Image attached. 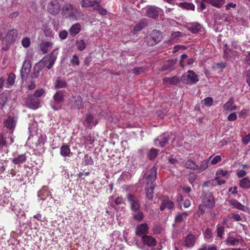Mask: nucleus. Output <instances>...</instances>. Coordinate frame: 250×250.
I'll return each mask as SVG.
<instances>
[{
	"label": "nucleus",
	"instance_id": "nucleus-1",
	"mask_svg": "<svg viewBox=\"0 0 250 250\" xmlns=\"http://www.w3.org/2000/svg\"><path fill=\"white\" fill-rule=\"evenodd\" d=\"M157 177V168L153 167H152L149 173L146 174V184L148 185V183H150V186L146 188V195L147 198L149 200H152L153 197V191L155 188V185L153 184V183L155 181Z\"/></svg>",
	"mask_w": 250,
	"mask_h": 250
},
{
	"label": "nucleus",
	"instance_id": "nucleus-2",
	"mask_svg": "<svg viewBox=\"0 0 250 250\" xmlns=\"http://www.w3.org/2000/svg\"><path fill=\"white\" fill-rule=\"evenodd\" d=\"M78 11L71 4L67 3L63 6L62 9V14L65 18H69L73 20L77 19V15Z\"/></svg>",
	"mask_w": 250,
	"mask_h": 250
},
{
	"label": "nucleus",
	"instance_id": "nucleus-3",
	"mask_svg": "<svg viewBox=\"0 0 250 250\" xmlns=\"http://www.w3.org/2000/svg\"><path fill=\"white\" fill-rule=\"evenodd\" d=\"M162 39L161 32L158 30H153L147 37V43L150 46H154L158 43Z\"/></svg>",
	"mask_w": 250,
	"mask_h": 250
},
{
	"label": "nucleus",
	"instance_id": "nucleus-4",
	"mask_svg": "<svg viewBox=\"0 0 250 250\" xmlns=\"http://www.w3.org/2000/svg\"><path fill=\"white\" fill-rule=\"evenodd\" d=\"M182 81L186 84H192L199 81L197 74L192 70H188L181 77Z\"/></svg>",
	"mask_w": 250,
	"mask_h": 250
},
{
	"label": "nucleus",
	"instance_id": "nucleus-5",
	"mask_svg": "<svg viewBox=\"0 0 250 250\" xmlns=\"http://www.w3.org/2000/svg\"><path fill=\"white\" fill-rule=\"evenodd\" d=\"M69 104L71 108L78 110L83 108V99L79 95L73 96L69 99Z\"/></svg>",
	"mask_w": 250,
	"mask_h": 250
},
{
	"label": "nucleus",
	"instance_id": "nucleus-6",
	"mask_svg": "<svg viewBox=\"0 0 250 250\" xmlns=\"http://www.w3.org/2000/svg\"><path fill=\"white\" fill-rule=\"evenodd\" d=\"M214 198L210 192L205 194L203 199V204L209 208H213L215 206Z\"/></svg>",
	"mask_w": 250,
	"mask_h": 250
},
{
	"label": "nucleus",
	"instance_id": "nucleus-7",
	"mask_svg": "<svg viewBox=\"0 0 250 250\" xmlns=\"http://www.w3.org/2000/svg\"><path fill=\"white\" fill-rule=\"evenodd\" d=\"M60 10L59 2L57 0H52L48 4L47 11L52 15H57Z\"/></svg>",
	"mask_w": 250,
	"mask_h": 250
},
{
	"label": "nucleus",
	"instance_id": "nucleus-8",
	"mask_svg": "<svg viewBox=\"0 0 250 250\" xmlns=\"http://www.w3.org/2000/svg\"><path fill=\"white\" fill-rule=\"evenodd\" d=\"M39 99L35 96L29 95L26 99V105L30 108H37L39 107Z\"/></svg>",
	"mask_w": 250,
	"mask_h": 250
},
{
	"label": "nucleus",
	"instance_id": "nucleus-9",
	"mask_svg": "<svg viewBox=\"0 0 250 250\" xmlns=\"http://www.w3.org/2000/svg\"><path fill=\"white\" fill-rule=\"evenodd\" d=\"M18 37V32L16 29L10 30L6 34V36L3 39L7 44H10L15 42Z\"/></svg>",
	"mask_w": 250,
	"mask_h": 250
},
{
	"label": "nucleus",
	"instance_id": "nucleus-10",
	"mask_svg": "<svg viewBox=\"0 0 250 250\" xmlns=\"http://www.w3.org/2000/svg\"><path fill=\"white\" fill-rule=\"evenodd\" d=\"M31 65L29 62H24L21 70V77L22 80H26L30 72Z\"/></svg>",
	"mask_w": 250,
	"mask_h": 250
},
{
	"label": "nucleus",
	"instance_id": "nucleus-11",
	"mask_svg": "<svg viewBox=\"0 0 250 250\" xmlns=\"http://www.w3.org/2000/svg\"><path fill=\"white\" fill-rule=\"evenodd\" d=\"M17 123V118L11 115H9L7 118L4 121L5 126L10 129L12 130L15 128Z\"/></svg>",
	"mask_w": 250,
	"mask_h": 250
},
{
	"label": "nucleus",
	"instance_id": "nucleus-12",
	"mask_svg": "<svg viewBox=\"0 0 250 250\" xmlns=\"http://www.w3.org/2000/svg\"><path fill=\"white\" fill-rule=\"evenodd\" d=\"M127 199L130 202L131 208L133 211L140 209V205L138 199L133 195L129 194Z\"/></svg>",
	"mask_w": 250,
	"mask_h": 250
},
{
	"label": "nucleus",
	"instance_id": "nucleus-13",
	"mask_svg": "<svg viewBox=\"0 0 250 250\" xmlns=\"http://www.w3.org/2000/svg\"><path fill=\"white\" fill-rule=\"evenodd\" d=\"M148 227L146 223L142 224L137 226L135 233L137 235H146L148 233Z\"/></svg>",
	"mask_w": 250,
	"mask_h": 250
},
{
	"label": "nucleus",
	"instance_id": "nucleus-14",
	"mask_svg": "<svg viewBox=\"0 0 250 250\" xmlns=\"http://www.w3.org/2000/svg\"><path fill=\"white\" fill-rule=\"evenodd\" d=\"M142 240L145 245L148 247L155 246L157 244L155 239L151 236L144 235L142 237Z\"/></svg>",
	"mask_w": 250,
	"mask_h": 250
},
{
	"label": "nucleus",
	"instance_id": "nucleus-15",
	"mask_svg": "<svg viewBox=\"0 0 250 250\" xmlns=\"http://www.w3.org/2000/svg\"><path fill=\"white\" fill-rule=\"evenodd\" d=\"M169 140V137L168 135L163 134V135L160 136L155 140V144L157 145V143H158L159 146L163 147L167 144Z\"/></svg>",
	"mask_w": 250,
	"mask_h": 250
},
{
	"label": "nucleus",
	"instance_id": "nucleus-16",
	"mask_svg": "<svg viewBox=\"0 0 250 250\" xmlns=\"http://www.w3.org/2000/svg\"><path fill=\"white\" fill-rule=\"evenodd\" d=\"M66 95V92L63 90L57 91L53 97L55 103L58 104L63 102L64 98Z\"/></svg>",
	"mask_w": 250,
	"mask_h": 250
},
{
	"label": "nucleus",
	"instance_id": "nucleus-17",
	"mask_svg": "<svg viewBox=\"0 0 250 250\" xmlns=\"http://www.w3.org/2000/svg\"><path fill=\"white\" fill-rule=\"evenodd\" d=\"M174 206V204L172 201L168 198H165L162 200L160 209L161 211H163L166 208L171 209L173 208Z\"/></svg>",
	"mask_w": 250,
	"mask_h": 250
},
{
	"label": "nucleus",
	"instance_id": "nucleus-18",
	"mask_svg": "<svg viewBox=\"0 0 250 250\" xmlns=\"http://www.w3.org/2000/svg\"><path fill=\"white\" fill-rule=\"evenodd\" d=\"M196 237L192 234L188 235L185 239V246L188 248H191L194 245Z\"/></svg>",
	"mask_w": 250,
	"mask_h": 250
},
{
	"label": "nucleus",
	"instance_id": "nucleus-19",
	"mask_svg": "<svg viewBox=\"0 0 250 250\" xmlns=\"http://www.w3.org/2000/svg\"><path fill=\"white\" fill-rule=\"evenodd\" d=\"M93 119V117L91 114H87L83 123L84 126L91 128L92 126L96 125L98 121V120L94 121Z\"/></svg>",
	"mask_w": 250,
	"mask_h": 250
},
{
	"label": "nucleus",
	"instance_id": "nucleus-20",
	"mask_svg": "<svg viewBox=\"0 0 250 250\" xmlns=\"http://www.w3.org/2000/svg\"><path fill=\"white\" fill-rule=\"evenodd\" d=\"M101 1V0H82L80 3L82 7L86 8L93 7L99 4Z\"/></svg>",
	"mask_w": 250,
	"mask_h": 250
},
{
	"label": "nucleus",
	"instance_id": "nucleus-21",
	"mask_svg": "<svg viewBox=\"0 0 250 250\" xmlns=\"http://www.w3.org/2000/svg\"><path fill=\"white\" fill-rule=\"evenodd\" d=\"M146 15L149 18L156 19L158 17V11L156 7L150 6L147 9Z\"/></svg>",
	"mask_w": 250,
	"mask_h": 250
},
{
	"label": "nucleus",
	"instance_id": "nucleus-22",
	"mask_svg": "<svg viewBox=\"0 0 250 250\" xmlns=\"http://www.w3.org/2000/svg\"><path fill=\"white\" fill-rule=\"evenodd\" d=\"M81 29V25L79 23L73 24L69 29V32L72 37H75L79 33Z\"/></svg>",
	"mask_w": 250,
	"mask_h": 250
},
{
	"label": "nucleus",
	"instance_id": "nucleus-23",
	"mask_svg": "<svg viewBox=\"0 0 250 250\" xmlns=\"http://www.w3.org/2000/svg\"><path fill=\"white\" fill-rule=\"evenodd\" d=\"M147 25V21L146 19L140 20L133 28L134 32H138L142 30Z\"/></svg>",
	"mask_w": 250,
	"mask_h": 250
},
{
	"label": "nucleus",
	"instance_id": "nucleus-24",
	"mask_svg": "<svg viewBox=\"0 0 250 250\" xmlns=\"http://www.w3.org/2000/svg\"><path fill=\"white\" fill-rule=\"evenodd\" d=\"M176 62V59H172L166 61L162 66L161 70L164 71L170 69L171 67L174 66Z\"/></svg>",
	"mask_w": 250,
	"mask_h": 250
},
{
	"label": "nucleus",
	"instance_id": "nucleus-25",
	"mask_svg": "<svg viewBox=\"0 0 250 250\" xmlns=\"http://www.w3.org/2000/svg\"><path fill=\"white\" fill-rule=\"evenodd\" d=\"M52 46V43L50 42H42L41 43L40 47L41 50L43 54L46 53L50 48H51Z\"/></svg>",
	"mask_w": 250,
	"mask_h": 250
},
{
	"label": "nucleus",
	"instance_id": "nucleus-26",
	"mask_svg": "<svg viewBox=\"0 0 250 250\" xmlns=\"http://www.w3.org/2000/svg\"><path fill=\"white\" fill-rule=\"evenodd\" d=\"M179 82V80L177 76H174L171 78H165L163 79L164 84H170L175 85Z\"/></svg>",
	"mask_w": 250,
	"mask_h": 250
},
{
	"label": "nucleus",
	"instance_id": "nucleus-27",
	"mask_svg": "<svg viewBox=\"0 0 250 250\" xmlns=\"http://www.w3.org/2000/svg\"><path fill=\"white\" fill-rule=\"evenodd\" d=\"M133 211V218L134 220L141 222L144 219V215L140 209Z\"/></svg>",
	"mask_w": 250,
	"mask_h": 250
},
{
	"label": "nucleus",
	"instance_id": "nucleus-28",
	"mask_svg": "<svg viewBox=\"0 0 250 250\" xmlns=\"http://www.w3.org/2000/svg\"><path fill=\"white\" fill-rule=\"evenodd\" d=\"M16 75L13 73H10L8 74L7 79L6 80V84L7 87L13 85L15 82Z\"/></svg>",
	"mask_w": 250,
	"mask_h": 250
},
{
	"label": "nucleus",
	"instance_id": "nucleus-29",
	"mask_svg": "<svg viewBox=\"0 0 250 250\" xmlns=\"http://www.w3.org/2000/svg\"><path fill=\"white\" fill-rule=\"evenodd\" d=\"M60 153L63 157L68 156L70 153V149L67 145H63L61 147Z\"/></svg>",
	"mask_w": 250,
	"mask_h": 250
},
{
	"label": "nucleus",
	"instance_id": "nucleus-30",
	"mask_svg": "<svg viewBox=\"0 0 250 250\" xmlns=\"http://www.w3.org/2000/svg\"><path fill=\"white\" fill-rule=\"evenodd\" d=\"M177 4L179 7L186 10H194L195 9L194 5L191 3L181 2Z\"/></svg>",
	"mask_w": 250,
	"mask_h": 250
},
{
	"label": "nucleus",
	"instance_id": "nucleus-31",
	"mask_svg": "<svg viewBox=\"0 0 250 250\" xmlns=\"http://www.w3.org/2000/svg\"><path fill=\"white\" fill-rule=\"evenodd\" d=\"M185 167L187 168H190L193 170L198 169V166L196 165L195 163L191 160L189 159L185 163Z\"/></svg>",
	"mask_w": 250,
	"mask_h": 250
},
{
	"label": "nucleus",
	"instance_id": "nucleus-32",
	"mask_svg": "<svg viewBox=\"0 0 250 250\" xmlns=\"http://www.w3.org/2000/svg\"><path fill=\"white\" fill-rule=\"evenodd\" d=\"M212 157H210L208 159L204 160L201 165L198 166V170L199 172H202L205 170L208 166L209 162Z\"/></svg>",
	"mask_w": 250,
	"mask_h": 250
},
{
	"label": "nucleus",
	"instance_id": "nucleus-33",
	"mask_svg": "<svg viewBox=\"0 0 250 250\" xmlns=\"http://www.w3.org/2000/svg\"><path fill=\"white\" fill-rule=\"evenodd\" d=\"M67 85L65 81L62 79L61 78H58L55 83V87L57 88H61L65 87Z\"/></svg>",
	"mask_w": 250,
	"mask_h": 250
},
{
	"label": "nucleus",
	"instance_id": "nucleus-34",
	"mask_svg": "<svg viewBox=\"0 0 250 250\" xmlns=\"http://www.w3.org/2000/svg\"><path fill=\"white\" fill-rule=\"evenodd\" d=\"M188 29L192 33L195 34L200 31L201 29V25L199 23H194L190 26H188Z\"/></svg>",
	"mask_w": 250,
	"mask_h": 250
},
{
	"label": "nucleus",
	"instance_id": "nucleus-35",
	"mask_svg": "<svg viewBox=\"0 0 250 250\" xmlns=\"http://www.w3.org/2000/svg\"><path fill=\"white\" fill-rule=\"evenodd\" d=\"M188 216V214L185 212L182 213H178L175 217V221L177 223H181L184 219H186Z\"/></svg>",
	"mask_w": 250,
	"mask_h": 250
},
{
	"label": "nucleus",
	"instance_id": "nucleus-36",
	"mask_svg": "<svg viewBox=\"0 0 250 250\" xmlns=\"http://www.w3.org/2000/svg\"><path fill=\"white\" fill-rule=\"evenodd\" d=\"M58 56L57 49H54L51 53L46 56V58H48L52 63H54Z\"/></svg>",
	"mask_w": 250,
	"mask_h": 250
},
{
	"label": "nucleus",
	"instance_id": "nucleus-37",
	"mask_svg": "<svg viewBox=\"0 0 250 250\" xmlns=\"http://www.w3.org/2000/svg\"><path fill=\"white\" fill-rule=\"evenodd\" d=\"M240 186L243 188H250V180L247 178H243L239 183Z\"/></svg>",
	"mask_w": 250,
	"mask_h": 250
},
{
	"label": "nucleus",
	"instance_id": "nucleus-38",
	"mask_svg": "<svg viewBox=\"0 0 250 250\" xmlns=\"http://www.w3.org/2000/svg\"><path fill=\"white\" fill-rule=\"evenodd\" d=\"M231 204L235 208L244 211L246 208V207L236 200H232L230 201Z\"/></svg>",
	"mask_w": 250,
	"mask_h": 250
},
{
	"label": "nucleus",
	"instance_id": "nucleus-39",
	"mask_svg": "<svg viewBox=\"0 0 250 250\" xmlns=\"http://www.w3.org/2000/svg\"><path fill=\"white\" fill-rule=\"evenodd\" d=\"M76 45L79 51H83L86 48V44L83 40H77Z\"/></svg>",
	"mask_w": 250,
	"mask_h": 250
},
{
	"label": "nucleus",
	"instance_id": "nucleus-40",
	"mask_svg": "<svg viewBox=\"0 0 250 250\" xmlns=\"http://www.w3.org/2000/svg\"><path fill=\"white\" fill-rule=\"evenodd\" d=\"M26 160V156L23 155H20L18 157L12 159V162L15 164L22 163Z\"/></svg>",
	"mask_w": 250,
	"mask_h": 250
},
{
	"label": "nucleus",
	"instance_id": "nucleus-41",
	"mask_svg": "<svg viewBox=\"0 0 250 250\" xmlns=\"http://www.w3.org/2000/svg\"><path fill=\"white\" fill-rule=\"evenodd\" d=\"M159 150L156 148H152L148 153V157L150 160L154 159L157 156Z\"/></svg>",
	"mask_w": 250,
	"mask_h": 250
},
{
	"label": "nucleus",
	"instance_id": "nucleus-42",
	"mask_svg": "<svg viewBox=\"0 0 250 250\" xmlns=\"http://www.w3.org/2000/svg\"><path fill=\"white\" fill-rule=\"evenodd\" d=\"M7 100V96L6 93H2L0 94V109H2L4 106Z\"/></svg>",
	"mask_w": 250,
	"mask_h": 250
},
{
	"label": "nucleus",
	"instance_id": "nucleus-43",
	"mask_svg": "<svg viewBox=\"0 0 250 250\" xmlns=\"http://www.w3.org/2000/svg\"><path fill=\"white\" fill-rule=\"evenodd\" d=\"M213 102V100L211 97H207L202 100L201 103L206 106H210Z\"/></svg>",
	"mask_w": 250,
	"mask_h": 250
},
{
	"label": "nucleus",
	"instance_id": "nucleus-44",
	"mask_svg": "<svg viewBox=\"0 0 250 250\" xmlns=\"http://www.w3.org/2000/svg\"><path fill=\"white\" fill-rule=\"evenodd\" d=\"M42 62H43L44 65L46 66L48 69H50L54 64H51V61H50L48 58H46V57H44L42 60Z\"/></svg>",
	"mask_w": 250,
	"mask_h": 250
},
{
	"label": "nucleus",
	"instance_id": "nucleus-45",
	"mask_svg": "<svg viewBox=\"0 0 250 250\" xmlns=\"http://www.w3.org/2000/svg\"><path fill=\"white\" fill-rule=\"evenodd\" d=\"M70 63L72 65L78 66L80 64V62L79 61L78 57L76 55L72 56L71 59L70 61Z\"/></svg>",
	"mask_w": 250,
	"mask_h": 250
},
{
	"label": "nucleus",
	"instance_id": "nucleus-46",
	"mask_svg": "<svg viewBox=\"0 0 250 250\" xmlns=\"http://www.w3.org/2000/svg\"><path fill=\"white\" fill-rule=\"evenodd\" d=\"M225 3V0H213L212 5L218 8H220Z\"/></svg>",
	"mask_w": 250,
	"mask_h": 250
},
{
	"label": "nucleus",
	"instance_id": "nucleus-47",
	"mask_svg": "<svg viewBox=\"0 0 250 250\" xmlns=\"http://www.w3.org/2000/svg\"><path fill=\"white\" fill-rule=\"evenodd\" d=\"M234 102L233 99L230 98L229 100L224 104V109L226 110H229Z\"/></svg>",
	"mask_w": 250,
	"mask_h": 250
},
{
	"label": "nucleus",
	"instance_id": "nucleus-48",
	"mask_svg": "<svg viewBox=\"0 0 250 250\" xmlns=\"http://www.w3.org/2000/svg\"><path fill=\"white\" fill-rule=\"evenodd\" d=\"M45 140H46L45 136H43L42 135H41L39 137L38 141L36 143V146H42L44 145V144L45 142Z\"/></svg>",
	"mask_w": 250,
	"mask_h": 250
},
{
	"label": "nucleus",
	"instance_id": "nucleus-49",
	"mask_svg": "<svg viewBox=\"0 0 250 250\" xmlns=\"http://www.w3.org/2000/svg\"><path fill=\"white\" fill-rule=\"evenodd\" d=\"M146 71V68L144 67L135 68L132 70L133 73L135 75H139Z\"/></svg>",
	"mask_w": 250,
	"mask_h": 250
},
{
	"label": "nucleus",
	"instance_id": "nucleus-50",
	"mask_svg": "<svg viewBox=\"0 0 250 250\" xmlns=\"http://www.w3.org/2000/svg\"><path fill=\"white\" fill-rule=\"evenodd\" d=\"M21 43L25 48H27L30 45V41L28 38H24L22 40Z\"/></svg>",
	"mask_w": 250,
	"mask_h": 250
},
{
	"label": "nucleus",
	"instance_id": "nucleus-51",
	"mask_svg": "<svg viewBox=\"0 0 250 250\" xmlns=\"http://www.w3.org/2000/svg\"><path fill=\"white\" fill-rule=\"evenodd\" d=\"M83 162L85 165H91L93 164L92 159L91 157H88L87 155H85L84 156Z\"/></svg>",
	"mask_w": 250,
	"mask_h": 250
},
{
	"label": "nucleus",
	"instance_id": "nucleus-52",
	"mask_svg": "<svg viewBox=\"0 0 250 250\" xmlns=\"http://www.w3.org/2000/svg\"><path fill=\"white\" fill-rule=\"evenodd\" d=\"M96 9L98 11L99 13L102 15H105L107 14L106 10L103 8V7H101L99 4H97V6L96 7Z\"/></svg>",
	"mask_w": 250,
	"mask_h": 250
},
{
	"label": "nucleus",
	"instance_id": "nucleus-53",
	"mask_svg": "<svg viewBox=\"0 0 250 250\" xmlns=\"http://www.w3.org/2000/svg\"><path fill=\"white\" fill-rule=\"evenodd\" d=\"M227 242L229 243L231 245L234 246L236 245V243L238 242V240L233 237H229L227 239Z\"/></svg>",
	"mask_w": 250,
	"mask_h": 250
},
{
	"label": "nucleus",
	"instance_id": "nucleus-54",
	"mask_svg": "<svg viewBox=\"0 0 250 250\" xmlns=\"http://www.w3.org/2000/svg\"><path fill=\"white\" fill-rule=\"evenodd\" d=\"M44 93V91L43 89H40L38 90H36L33 95H32V96H35L37 98L39 97H40L42 95H43V94Z\"/></svg>",
	"mask_w": 250,
	"mask_h": 250
},
{
	"label": "nucleus",
	"instance_id": "nucleus-55",
	"mask_svg": "<svg viewBox=\"0 0 250 250\" xmlns=\"http://www.w3.org/2000/svg\"><path fill=\"white\" fill-rule=\"evenodd\" d=\"M162 229V228L157 225H155L153 228V231L154 233L156 234H159L161 233Z\"/></svg>",
	"mask_w": 250,
	"mask_h": 250
},
{
	"label": "nucleus",
	"instance_id": "nucleus-56",
	"mask_svg": "<svg viewBox=\"0 0 250 250\" xmlns=\"http://www.w3.org/2000/svg\"><path fill=\"white\" fill-rule=\"evenodd\" d=\"M38 65H36V67H35V71L31 75V77H32V79L38 78L39 77V74H40V72L41 69H38L36 70V67Z\"/></svg>",
	"mask_w": 250,
	"mask_h": 250
},
{
	"label": "nucleus",
	"instance_id": "nucleus-57",
	"mask_svg": "<svg viewBox=\"0 0 250 250\" xmlns=\"http://www.w3.org/2000/svg\"><path fill=\"white\" fill-rule=\"evenodd\" d=\"M217 235L220 238H222V235L224 231V228L223 226L218 227L217 228Z\"/></svg>",
	"mask_w": 250,
	"mask_h": 250
},
{
	"label": "nucleus",
	"instance_id": "nucleus-58",
	"mask_svg": "<svg viewBox=\"0 0 250 250\" xmlns=\"http://www.w3.org/2000/svg\"><path fill=\"white\" fill-rule=\"evenodd\" d=\"M221 160V157L219 155H217L215 156L211 160V163L212 165H215L217 164L218 162H220Z\"/></svg>",
	"mask_w": 250,
	"mask_h": 250
},
{
	"label": "nucleus",
	"instance_id": "nucleus-59",
	"mask_svg": "<svg viewBox=\"0 0 250 250\" xmlns=\"http://www.w3.org/2000/svg\"><path fill=\"white\" fill-rule=\"evenodd\" d=\"M68 36V33L66 30H63L60 32L59 33V37L61 40L65 39Z\"/></svg>",
	"mask_w": 250,
	"mask_h": 250
},
{
	"label": "nucleus",
	"instance_id": "nucleus-60",
	"mask_svg": "<svg viewBox=\"0 0 250 250\" xmlns=\"http://www.w3.org/2000/svg\"><path fill=\"white\" fill-rule=\"evenodd\" d=\"M228 120L229 121H235L237 118L236 114L235 112L230 113L228 116Z\"/></svg>",
	"mask_w": 250,
	"mask_h": 250
},
{
	"label": "nucleus",
	"instance_id": "nucleus-61",
	"mask_svg": "<svg viewBox=\"0 0 250 250\" xmlns=\"http://www.w3.org/2000/svg\"><path fill=\"white\" fill-rule=\"evenodd\" d=\"M245 75L246 78V82L250 86V70L246 71L245 73Z\"/></svg>",
	"mask_w": 250,
	"mask_h": 250
},
{
	"label": "nucleus",
	"instance_id": "nucleus-62",
	"mask_svg": "<svg viewBox=\"0 0 250 250\" xmlns=\"http://www.w3.org/2000/svg\"><path fill=\"white\" fill-rule=\"evenodd\" d=\"M171 37L172 38L181 37H182V34L179 31L174 32L171 34Z\"/></svg>",
	"mask_w": 250,
	"mask_h": 250
},
{
	"label": "nucleus",
	"instance_id": "nucleus-63",
	"mask_svg": "<svg viewBox=\"0 0 250 250\" xmlns=\"http://www.w3.org/2000/svg\"><path fill=\"white\" fill-rule=\"evenodd\" d=\"M236 7V4L232 2H230L226 5V9L227 10H229L231 8H235Z\"/></svg>",
	"mask_w": 250,
	"mask_h": 250
},
{
	"label": "nucleus",
	"instance_id": "nucleus-64",
	"mask_svg": "<svg viewBox=\"0 0 250 250\" xmlns=\"http://www.w3.org/2000/svg\"><path fill=\"white\" fill-rule=\"evenodd\" d=\"M250 141V134L247 135L242 139V142L244 144L247 145Z\"/></svg>",
	"mask_w": 250,
	"mask_h": 250
}]
</instances>
